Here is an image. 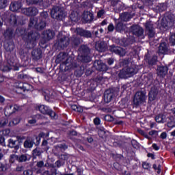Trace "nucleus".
I'll return each instance as SVG.
<instances>
[{
	"label": "nucleus",
	"instance_id": "nucleus-1",
	"mask_svg": "<svg viewBox=\"0 0 175 175\" xmlns=\"http://www.w3.org/2000/svg\"><path fill=\"white\" fill-rule=\"evenodd\" d=\"M57 62H62L60 66L64 68L65 72L69 70L70 69H75L77 68L79 64L75 62L73 58L69 57H68V53L65 52H61L57 57Z\"/></svg>",
	"mask_w": 175,
	"mask_h": 175
},
{
	"label": "nucleus",
	"instance_id": "nucleus-2",
	"mask_svg": "<svg viewBox=\"0 0 175 175\" xmlns=\"http://www.w3.org/2000/svg\"><path fill=\"white\" fill-rule=\"evenodd\" d=\"M78 59L81 62H91V49L87 45H81L79 48Z\"/></svg>",
	"mask_w": 175,
	"mask_h": 175
},
{
	"label": "nucleus",
	"instance_id": "nucleus-3",
	"mask_svg": "<svg viewBox=\"0 0 175 175\" xmlns=\"http://www.w3.org/2000/svg\"><path fill=\"white\" fill-rule=\"evenodd\" d=\"M51 16L55 20H64L66 14L61 6H54L51 10Z\"/></svg>",
	"mask_w": 175,
	"mask_h": 175
},
{
	"label": "nucleus",
	"instance_id": "nucleus-4",
	"mask_svg": "<svg viewBox=\"0 0 175 175\" xmlns=\"http://www.w3.org/2000/svg\"><path fill=\"white\" fill-rule=\"evenodd\" d=\"M40 38V35L36 31H30L27 35L25 36L23 38V40L29 44L32 47L35 46V43H36V40Z\"/></svg>",
	"mask_w": 175,
	"mask_h": 175
},
{
	"label": "nucleus",
	"instance_id": "nucleus-5",
	"mask_svg": "<svg viewBox=\"0 0 175 175\" xmlns=\"http://www.w3.org/2000/svg\"><path fill=\"white\" fill-rule=\"evenodd\" d=\"M146 91H138L135 93L133 98V103L135 106H140L142 103H146L147 96Z\"/></svg>",
	"mask_w": 175,
	"mask_h": 175
},
{
	"label": "nucleus",
	"instance_id": "nucleus-6",
	"mask_svg": "<svg viewBox=\"0 0 175 175\" xmlns=\"http://www.w3.org/2000/svg\"><path fill=\"white\" fill-rule=\"evenodd\" d=\"M145 33L149 39H152L155 36V28H154V23L151 21H146L144 24Z\"/></svg>",
	"mask_w": 175,
	"mask_h": 175
},
{
	"label": "nucleus",
	"instance_id": "nucleus-7",
	"mask_svg": "<svg viewBox=\"0 0 175 175\" xmlns=\"http://www.w3.org/2000/svg\"><path fill=\"white\" fill-rule=\"evenodd\" d=\"M118 92L116 89H108L104 93V102L105 103H110L113 98H116Z\"/></svg>",
	"mask_w": 175,
	"mask_h": 175
},
{
	"label": "nucleus",
	"instance_id": "nucleus-8",
	"mask_svg": "<svg viewBox=\"0 0 175 175\" xmlns=\"http://www.w3.org/2000/svg\"><path fill=\"white\" fill-rule=\"evenodd\" d=\"M175 18L172 15H168L165 18H163L161 21V26L165 29H169L174 25Z\"/></svg>",
	"mask_w": 175,
	"mask_h": 175
},
{
	"label": "nucleus",
	"instance_id": "nucleus-9",
	"mask_svg": "<svg viewBox=\"0 0 175 175\" xmlns=\"http://www.w3.org/2000/svg\"><path fill=\"white\" fill-rule=\"evenodd\" d=\"M36 139L37 140L36 143H35V138L32 137H27L23 144L25 148H32V147H33V144L38 146L40 143V137H36Z\"/></svg>",
	"mask_w": 175,
	"mask_h": 175
},
{
	"label": "nucleus",
	"instance_id": "nucleus-10",
	"mask_svg": "<svg viewBox=\"0 0 175 175\" xmlns=\"http://www.w3.org/2000/svg\"><path fill=\"white\" fill-rule=\"evenodd\" d=\"M20 107H18L17 105L8 104L4 111L5 116L6 117H10V116H12V114H14V113L18 111Z\"/></svg>",
	"mask_w": 175,
	"mask_h": 175
},
{
	"label": "nucleus",
	"instance_id": "nucleus-11",
	"mask_svg": "<svg viewBox=\"0 0 175 175\" xmlns=\"http://www.w3.org/2000/svg\"><path fill=\"white\" fill-rule=\"evenodd\" d=\"M75 33L81 36V38H85L86 39H91L92 38V34L94 33L91 32V31L84 29L81 27H77L75 29Z\"/></svg>",
	"mask_w": 175,
	"mask_h": 175
},
{
	"label": "nucleus",
	"instance_id": "nucleus-12",
	"mask_svg": "<svg viewBox=\"0 0 175 175\" xmlns=\"http://www.w3.org/2000/svg\"><path fill=\"white\" fill-rule=\"evenodd\" d=\"M131 31L133 35L140 38V39H144V29L139 25L131 26Z\"/></svg>",
	"mask_w": 175,
	"mask_h": 175
},
{
	"label": "nucleus",
	"instance_id": "nucleus-13",
	"mask_svg": "<svg viewBox=\"0 0 175 175\" xmlns=\"http://www.w3.org/2000/svg\"><path fill=\"white\" fill-rule=\"evenodd\" d=\"M70 43V39L69 37L63 36L60 39H59L56 43L57 45V47L59 49H66L68 47V44Z\"/></svg>",
	"mask_w": 175,
	"mask_h": 175
},
{
	"label": "nucleus",
	"instance_id": "nucleus-14",
	"mask_svg": "<svg viewBox=\"0 0 175 175\" xmlns=\"http://www.w3.org/2000/svg\"><path fill=\"white\" fill-rule=\"evenodd\" d=\"M16 62L8 60V64H5L3 66L1 67V70H3V72H9L12 70H18V67L16 66Z\"/></svg>",
	"mask_w": 175,
	"mask_h": 175
},
{
	"label": "nucleus",
	"instance_id": "nucleus-15",
	"mask_svg": "<svg viewBox=\"0 0 175 175\" xmlns=\"http://www.w3.org/2000/svg\"><path fill=\"white\" fill-rule=\"evenodd\" d=\"M55 33L54 31L49 29L43 31L42 33V43H47L49 40H51L53 38H54Z\"/></svg>",
	"mask_w": 175,
	"mask_h": 175
},
{
	"label": "nucleus",
	"instance_id": "nucleus-16",
	"mask_svg": "<svg viewBox=\"0 0 175 175\" xmlns=\"http://www.w3.org/2000/svg\"><path fill=\"white\" fill-rule=\"evenodd\" d=\"M38 110L42 113V114H47L48 116H50L51 118H55V112L53 111V110L49 109V107L46 105H39L38 106Z\"/></svg>",
	"mask_w": 175,
	"mask_h": 175
},
{
	"label": "nucleus",
	"instance_id": "nucleus-17",
	"mask_svg": "<svg viewBox=\"0 0 175 175\" xmlns=\"http://www.w3.org/2000/svg\"><path fill=\"white\" fill-rule=\"evenodd\" d=\"M31 85L28 83L20 82L16 85V92L18 94H23V92H25V91H29V90H31Z\"/></svg>",
	"mask_w": 175,
	"mask_h": 175
},
{
	"label": "nucleus",
	"instance_id": "nucleus-18",
	"mask_svg": "<svg viewBox=\"0 0 175 175\" xmlns=\"http://www.w3.org/2000/svg\"><path fill=\"white\" fill-rule=\"evenodd\" d=\"M109 50L111 53H115V54H118V55H120V57H124V55L126 54V51H125V49L115 45L110 46Z\"/></svg>",
	"mask_w": 175,
	"mask_h": 175
},
{
	"label": "nucleus",
	"instance_id": "nucleus-19",
	"mask_svg": "<svg viewBox=\"0 0 175 175\" xmlns=\"http://www.w3.org/2000/svg\"><path fill=\"white\" fill-rule=\"evenodd\" d=\"M94 68L96 70H100V72H106L109 67L105 63L102 62L101 60H96L94 62Z\"/></svg>",
	"mask_w": 175,
	"mask_h": 175
},
{
	"label": "nucleus",
	"instance_id": "nucleus-20",
	"mask_svg": "<svg viewBox=\"0 0 175 175\" xmlns=\"http://www.w3.org/2000/svg\"><path fill=\"white\" fill-rule=\"evenodd\" d=\"M158 95V88L156 85H153L150 91L148 94V99L150 100V102H152L153 100H155L157 99V96Z\"/></svg>",
	"mask_w": 175,
	"mask_h": 175
},
{
	"label": "nucleus",
	"instance_id": "nucleus-21",
	"mask_svg": "<svg viewBox=\"0 0 175 175\" xmlns=\"http://www.w3.org/2000/svg\"><path fill=\"white\" fill-rule=\"evenodd\" d=\"M42 49H35L31 51V58L33 61H39L42 58Z\"/></svg>",
	"mask_w": 175,
	"mask_h": 175
},
{
	"label": "nucleus",
	"instance_id": "nucleus-22",
	"mask_svg": "<svg viewBox=\"0 0 175 175\" xmlns=\"http://www.w3.org/2000/svg\"><path fill=\"white\" fill-rule=\"evenodd\" d=\"M23 12L26 16H36L39 13V10L36 7H29L24 9Z\"/></svg>",
	"mask_w": 175,
	"mask_h": 175
},
{
	"label": "nucleus",
	"instance_id": "nucleus-23",
	"mask_svg": "<svg viewBox=\"0 0 175 175\" xmlns=\"http://www.w3.org/2000/svg\"><path fill=\"white\" fill-rule=\"evenodd\" d=\"M96 50L100 53H103L107 50V43L105 41L97 42L96 44Z\"/></svg>",
	"mask_w": 175,
	"mask_h": 175
},
{
	"label": "nucleus",
	"instance_id": "nucleus-24",
	"mask_svg": "<svg viewBox=\"0 0 175 175\" xmlns=\"http://www.w3.org/2000/svg\"><path fill=\"white\" fill-rule=\"evenodd\" d=\"M82 18L85 23H91L94 20V14L90 11H84Z\"/></svg>",
	"mask_w": 175,
	"mask_h": 175
},
{
	"label": "nucleus",
	"instance_id": "nucleus-25",
	"mask_svg": "<svg viewBox=\"0 0 175 175\" xmlns=\"http://www.w3.org/2000/svg\"><path fill=\"white\" fill-rule=\"evenodd\" d=\"M21 20V16H17L14 14H12L10 16V23L11 25H17V24H21L20 21Z\"/></svg>",
	"mask_w": 175,
	"mask_h": 175
},
{
	"label": "nucleus",
	"instance_id": "nucleus-26",
	"mask_svg": "<svg viewBox=\"0 0 175 175\" xmlns=\"http://www.w3.org/2000/svg\"><path fill=\"white\" fill-rule=\"evenodd\" d=\"M10 9L12 12H17V10H20V9H21V3L17 1L12 2L10 5Z\"/></svg>",
	"mask_w": 175,
	"mask_h": 175
},
{
	"label": "nucleus",
	"instance_id": "nucleus-27",
	"mask_svg": "<svg viewBox=\"0 0 175 175\" xmlns=\"http://www.w3.org/2000/svg\"><path fill=\"white\" fill-rule=\"evenodd\" d=\"M168 51L169 49L167 48L166 42H162L160 44L159 46V53H160V54H166Z\"/></svg>",
	"mask_w": 175,
	"mask_h": 175
},
{
	"label": "nucleus",
	"instance_id": "nucleus-28",
	"mask_svg": "<svg viewBox=\"0 0 175 175\" xmlns=\"http://www.w3.org/2000/svg\"><path fill=\"white\" fill-rule=\"evenodd\" d=\"M126 70H127L129 76L130 77H132V76L136 75V73L137 72V68H136V66L132 65L130 67L126 68Z\"/></svg>",
	"mask_w": 175,
	"mask_h": 175
},
{
	"label": "nucleus",
	"instance_id": "nucleus-29",
	"mask_svg": "<svg viewBox=\"0 0 175 175\" xmlns=\"http://www.w3.org/2000/svg\"><path fill=\"white\" fill-rule=\"evenodd\" d=\"M167 66H160L157 68V75L159 76H166L167 75Z\"/></svg>",
	"mask_w": 175,
	"mask_h": 175
},
{
	"label": "nucleus",
	"instance_id": "nucleus-30",
	"mask_svg": "<svg viewBox=\"0 0 175 175\" xmlns=\"http://www.w3.org/2000/svg\"><path fill=\"white\" fill-rule=\"evenodd\" d=\"M118 76L119 79H124L131 77H129V74L128 73V71L125 68L120 70Z\"/></svg>",
	"mask_w": 175,
	"mask_h": 175
},
{
	"label": "nucleus",
	"instance_id": "nucleus-31",
	"mask_svg": "<svg viewBox=\"0 0 175 175\" xmlns=\"http://www.w3.org/2000/svg\"><path fill=\"white\" fill-rule=\"evenodd\" d=\"M38 21H39V18L31 17L29 19V27L35 28L36 29V26L38 25Z\"/></svg>",
	"mask_w": 175,
	"mask_h": 175
},
{
	"label": "nucleus",
	"instance_id": "nucleus-32",
	"mask_svg": "<svg viewBox=\"0 0 175 175\" xmlns=\"http://www.w3.org/2000/svg\"><path fill=\"white\" fill-rule=\"evenodd\" d=\"M145 59L148 62L150 65H155L157 64V56H152L150 57V55L148 53L145 55Z\"/></svg>",
	"mask_w": 175,
	"mask_h": 175
},
{
	"label": "nucleus",
	"instance_id": "nucleus-33",
	"mask_svg": "<svg viewBox=\"0 0 175 175\" xmlns=\"http://www.w3.org/2000/svg\"><path fill=\"white\" fill-rule=\"evenodd\" d=\"M46 27V20L38 18V21L36 25V29L41 31Z\"/></svg>",
	"mask_w": 175,
	"mask_h": 175
},
{
	"label": "nucleus",
	"instance_id": "nucleus-34",
	"mask_svg": "<svg viewBox=\"0 0 175 175\" xmlns=\"http://www.w3.org/2000/svg\"><path fill=\"white\" fill-rule=\"evenodd\" d=\"M120 18L122 21L126 23L132 18V15H131L129 12H124L120 15Z\"/></svg>",
	"mask_w": 175,
	"mask_h": 175
},
{
	"label": "nucleus",
	"instance_id": "nucleus-35",
	"mask_svg": "<svg viewBox=\"0 0 175 175\" xmlns=\"http://www.w3.org/2000/svg\"><path fill=\"white\" fill-rule=\"evenodd\" d=\"M155 121L156 122L164 124V122H166V116L160 113L155 117Z\"/></svg>",
	"mask_w": 175,
	"mask_h": 175
},
{
	"label": "nucleus",
	"instance_id": "nucleus-36",
	"mask_svg": "<svg viewBox=\"0 0 175 175\" xmlns=\"http://www.w3.org/2000/svg\"><path fill=\"white\" fill-rule=\"evenodd\" d=\"M17 143V141L14 140L13 139H10L8 140V147L10 148H14L15 150H18L20 148V146L16 144Z\"/></svg>",
	"mask_w": 175,
	"mask_h": 175
},
{
	"label": "nucleus",
	"instance_id": "nucleus-37",
	"mask_svg": "<svg viewBox=\"0 0 175 175\" xmlns=\"http://www.w3.org/2000/svg\"><path fill=\"white\" fill-rule=\"evenodd\" d=\"M29 159H31V157L29 156L28 154H23L18 156L19 163L27 162V161H29Z\"/></svg>",
	"mask_w": 175,
	"mask_h": 175
},
{
	"label": "nucleus",
	"instance_id": "nucleus-38",
	"mask_svg": "<svg viewBox=\"0 0 175 175\" xmlns=\"http://www.w3.org/2000/svg\"><path fill=\"white\" fill-rule=\"evenodd\" d=\"M84 70H85V67H84V66H81L78 69L75 70V76H77V77H81L84 73Z\"/></svg>",
	"mask_w": 175,
	"mask_h": 175
},
{
	"label": "nucleus",
	"instance_id": "nucleus-39",
	"mask_svg": "<svg viewBox=\"0 0 175 175\" xmlns=\"http://www.w3.org/2000/svg\"><path fill=\"white\" fill-rule=\"evenodd\" d=\"M14 31L13 29H8L5 33H4V36L6 38V39H12L13 38Z\"/></svg>",
	"mask_w": 175,
	"mask_h": 175
},
{
	"label": "nucleus",
	"instance_id": "nucleus-40",
	"mask_svg": "<svg viewBox=\"0 0 175 175\" xmlns=\"http://www.w3.org/2000/svg\"><path fill=\"white\" fill-rule=\"evenodd\" d=\"M126 26L124 25L122 22H119L116 24V29L118 32H122L125 31Z\"/></svg>",
	"mask_w": 175,
	"mask_h": 175
},
{
	"label": "nucleus",
	"instance_id": "nucleus-41",
	"mask_svg": "<svg viewBox=\"0 0 175 175\" xmlns=\"http://www.w3.org/2000/svg\"><path fill=\"white\" fill-rule=\"evenodd\" d=\"M33 157H40L42 154H43V150L40 148H36L35 149L33 150Z\"/></svg>",
	"mask_w": 175,
	"mask_h": 175
},
{
	"label": "nucleus",
	"instance_id": "nucleus-42",
	"mask_svg": "<svg viewBox=\"0 0 175 175\" xmlns=\"http://www.w3.org/2000/svg\"><path fill=\"white\" fill-rule=\"evenodd\" d=\"M4 48L6 51L8 53H12L14 50V44L12 43H6L4 44Z\"/></svg>",
	"mask_w": 175,
	"mask_h": 175
},
{
	"label": "nucleus",
	"instance_id": "nucleus-43",
	"mask_svg": "<svg viewBox=\"0 0 175 175\" xmlns=\"http://www.w3.org/2000/svg\"><path fill=\"white\" fill-rule=\"evenodd\" d=\"M131 62V59L126 58V59H121L120 62V66H124V68H126L129 65Z\"/></svg>",
	"mask_w": 175,
	"mask_h": 175
},
{
	"label": "nucleus",
	"instance_id": "nucleus-44",
	"mask_svg": "<svg viewBox=\"0 0 175 175\" xmlns=\"http://www.w3.org/2000/svg\"><path fill=\"white\" fill-rule=\"evenodd\" d=\"M29 5H43V0H27Z\"/></svg>",
	"mask_w": 175,
	"mask_h": 175
},
{
	"label": "nucleus",
	"instance_id": "nucleus-45",
	"mask_svg": "<svg viewBox=\"0 0 175 175\" xmlns=\"http://www.w3.org/2000/svg\"><path fill=\"white\" fill-rule=\"evenodd\" d=\"M9 161L11 163H14V162H16V161H18V155L11 154L10 156V160Z\"/></svg>",
	"mask_w": 175,
	"mask_h": 175
},
{
	"label": "nucleus",
	"instance_id": "nucleus-46",
	"mask_svg": "<svg viewBox=\"0 0 175 175\" xmlns=\"http://www.w3.org/2000/svg\"><path fill=\"white\" fill-rule=\"evenodd\" d=\"M138 133H139V135H142V136H144V137H146V139L151 140V137L148 136V135H147L146 133L144 132V131L142 129H138Z\"/></svg>",
	"mask_w": 175,
	"mask_h": 175
},
{
	"label": "nucleus",
	"instance_id": "nucleus-47",
	"mask_svg": "<svg viewBox=\"0 0 175 175\" xmlns=\"http://www.w3.org/2000/svg\"><path fill=\"white\" fill-rule=\"evenodd\" d=\"M119 44H120V46H123L124 47H126V46H128L129 43L128 42V40H126V38H122L119 41Z\"/></svg>",
	"mask_w": 175,
	"mask_h": 175
},
{
	"label": "nucleus",
	"instance_id": "nucleus-48",
	"mask_svg": "<svg viewBox=\"0 0 175 175\" xmlns=\"http://www.w3.org/2000/svg\"><path fill=\"white\" fill-rule=\"evenodd\" d=\"M58 158L62 161H68V159H69V154H68V153H64L59 155Z\"/></svg>",
	"mask_w": 175,
	"mask_h": 175
},
{
	"label": "nucleus",
	"instance_id": "nucleus-49",
	"mask_svg": "<svg viewBox=\"0 0 175 175\" xmlns=\"http://www.w3.org/2000/svg\"><path fill=\"white\" fill-rule=\"evenodd\" d=\"M9 122L8 119L5 118H0V128H2V126H5Z\"/></svg>",
	"mask_w": 175,
	"mask_h": 175
},
{
	"label": "nucleus",
	"instance_id": "nucleus-50",
	"mask_svg": "<svg viewBox=\"0 0 175 175\" xmlns=\"http://www.w3.org/2000/svg\"><path fill=\"white\" fill-rule=\"evenodd\" d=\"M146 81L148 85H152V83H154V78L152 77V75H149L146 78Z\"/></svg>",
	"mask_w": 175,
	"mask_h": 175
},
{
	"label": "nucleus",
	"instance_id": "nucleus-51",
	"mask_svg": "<svg viewBox=\"0 0 175 175\" xmlns=\"http://www.w3.org/2000/svg\"><path fill=\"white\" fill-rule=\"evenodd\" d=\"M47 144H49L47 140H44L42 142V146L44 147V151H49V150L50 149V147H49Z\"/></svg>",
	"mask_w": 175,
	"mask_h": 175
},
{
	"label": "nucleus",
	"instance_id": "nucleus-52",
	"mask_svg": "<svg viewBox=\"0 0 175 175\" xmlns=\"http://www.w3.org/2000/svg\"><path fill=\"white\" fill-rule=\"evenodd\" d=\"M70 18L71 21H77V16H76V13L75 12H72L70 14Z\"/></svg>",
	"mask_w": 175,
	"mask_h": 175
},
{
	"label": "nucleus",
	"instance_id": "nucleus-53",
	"mask_svg": "<svg viewBox=\"0 0 175 175\" xmlns=\"http://www.w3.org/2000/svg\"><path fill=\"white\" fill-rule=\"evenodd\" d=\"M6 170H8V164L0 163V172H6Z\"/></svg>",
	"mask_w": 175,
	"mask_h": 175
},
{
	"label": "nucleus",
	"instance_id": "nucleus-54",
	"mask_svg": "<svg viewBox=\"0 0 175 175\" xmlns=\"http://www.w3.org/2000/svg\"><path fill=\"white\" fill-rule=\"evenodd\" d=\"M59 146V148L62 150V151H65V150H68V145L66 144H60L57 145Z\"/></svg>",
	"mask_w": 175,
	"mask_h": 175
},
{
	"label": "nucleus",
	"instance_id": "nucleus-55",
	"mask_svg": "<svg viewBox=\"0 0 175 175\" xmlns=\"http://www.w3.org/2000/svg\"><path fill=\"white\" fill-rule=\"evenodd\" d=\"M169 40L172 46H175V33L170 36Z\"/></svg>",
	"mask_w": 175,
	"mask_h": 175
},
{
	"label": "nucleus",
	"instance_id": "nucleus-56",
	"mask_svg": "<svg viewBox=\"0 0 175 175\" xmlns=\"http://www.w3.org/2000/svg\"><path fill=\"white\" fill-rule=\"evenodd\" d=\"M105 121H108L109 122H111L114 121V118L111 116V115H106L105 116Z\"/></svg>",
	"mask_w": 175,
	"mask_h": 175
},
{
	"label": "nucleus",
	"instance_id": "nucleus-57",
	"mask_svg": "<svg viewBox=\"0 0 175 175\" xmlns=\"http://www.w3.org/2000/svg\"><path fill=\"white\" fill-rule=\"evenodd\" d=\"M23 175H33V170L31 169L25 170L23 171Z\"/></svg>",
	"mask_w": 175,
	"mask_h": 175
},
{
	"label": "nucleus",
	"instance_id": "nucleus-58",
	"mask_svg": "<svg viewBox=\"0 0 175 175\" xmlns=\"http://www.w3.org/2000/svg\"><path fill=\"white\" fill-rule=\"evenodd\" d=\"M41 18H40L41 20H46L47 17H49V14L47 12H42L40 13Z\"/></svg>",
	"mask_w": 175,
	"mask_h": 175
},
{
	"label": "nucleus",
	"instance_id": "nucleus-59",
	"mask_svg": "<svg viewBox=\"0 0 175 175\" xmlns=\"http://www.w3.org/2000/svg\"><path fill=\"white\" fill-rule=\"evenodd\" d=\"M81 43L80 38H75L72 40V44H74V46H79Z\"/></svg>",
	"mask_w": 175,
	"mask_h": 175
},
{
	"label": "nucleus",
	"instance_id": "nucleus-60",
	"mask_svg": "<svg viewBox=\"0 0 175 175\" xmlns=\"http://www.w3.org/2000/svg\"><path fill=\"white\" fill-rule=\"evenodd\" d=\"M6 3H8V1L0 0V9H4L6 7Z\"/></svg>",
	"mask_w": 175,
	"mask_h": 175
},
{
	"label": "nucleus",
	"instance_id": "nucleus-61",
	"mask_svg": "<svg viewBox=\"0 0 175 175\" xmlns=\"http://www.w3.org/2000/svg\"><path fill=\"white\" fill-rule=\"evenodd\" d=\"M55 165L57 166V167H61V166H64L65 165V162L61 161L60 160H57Z\"/></svg>",
	"mask_w": 175,
	"mask_h": 175
},
{
	"label": "nucleus",
	"instance_id": "nucleus-62",
	"mask_svg": "<svg viewBox=\"0 0 175 175\" xmlns=\"http://www.w3.org/2000/svg\"><path fill=\"white\" fill-rule=\"evenodd\" d=\"M36 166H37V167H44L46 165H44V161H40L37 162Z\"/></svg>",
	"mask_w": 175,
	"mask_h": 175
},
{
	"label": "nucleus",
	"instance_id": "nucleus-63",
	"mask_svg": "<svg viewBox=\"0 0 175 175\" xmlns=\"http://www.w3.org/2000/svg\"><path fill=\"white\" fill-rule=\"evenodd\" d=\"M148 133H149L150 136H152L153 137H157V136H158V131H157L155 130H152Z\"/></svg>",
	"mask_w": 175,
	"mask_h": 175
},
{
	"label": "nucleus",
	"instance_id": "nucleus-64",
	"mask_svg": "<svg viewBox=\"0 0 175 175\" xmlns=\"http://www.w3.org/2000/svg\"><path fill=\"white\" fill-rule=\"evenodd\" d=\"M98 134L99 135L100 137H103V136L106 135V131H105L103 129H99L98 131Z\"/></svg>",
	"mask_w": 175,
	"mask_h": 175
}]
</instances>
